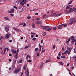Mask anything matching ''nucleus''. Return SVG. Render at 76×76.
<instances>
[{"mask_svg":"<svg viewBox=\"0 0 76 76\" xmlns=\"http://www.w3.org/2000/svg\"><path fill=\"white\" fill-rule=\"evenodd\" d=\"M40 26H42V27H43V26H43V25H42L41 24H40Z\"/></svg>","mask_w":76,"mask_h":76,"instance_id":"obj_58","label":"nucleus"},{"mask_svg":"<svg viewBox=\"0 0 76 76\" xmlns=\"http://www.w3.org/2000/svg\"><path fill=\"white\" fill-rule=\"evenodd\" d=\"M74 53H76V51H75V49H74Z\"/></svg>","mask_w":76,"mask_h":76,"instance_id":"obj_62","label":"nucleus"},{"mask_svg":"<svg viewBox=\"0 0 76 76\" xmlns=\"http://www.w3.org/2000/svg\"><path fill=\"white\" fill-rule=\"evenodd\" d=\"M69 8H70V7H69V5L66 7V9H69Z\"/></svg>","mask_w":76,"mask_h":76,"instance_id":"obj_30","label":"nucleus"},{"mask_svg":"<svg viewBox=\"0 0 76 76\" xmlns=\"http://www.w3.org/2000/svg\"><path fill=\"white\" fill-rule=\"evenodd\" d=\"M19 49H17V53H16V55H18V53H19Z\"/></svg>","mask_w":76,"mask_h":76,"instance_id":"obj_22","label":"nucleus"},{"mask_svg":"<svg viewBox=\"0 0 76 76\" xmlns=\"http://www.w3.org/2000/svg\"><path fill=\"white\" fill-rule=\"evenodd\" d=\"M38 50V48H36L35 49V51H37V50Z\"/></svg>","mask_w":76,"mask_h":76,"instance_id":"obj_52","label":"nucleus"},{"mask_svg":"<svg viewBox=\"0 0 76 76\" xmlns=\"http://www.w3.org/2000/svg\"><path fill=\"white\" fill-rule=\"evenodd\" d=\"M7 51H9V49L8 48H7Z\"/></svg>","mask_w":76,"mask_h":76,"instance_id":"obj_53","label":"nucleus"},{"mask_svg":"<svg viewBox=\"0 0 76 76\" xmlns=\"http://www.w3.org/2000/svg\"><path fill=\"white\" fill-rule=\"evenodd\" d=\"M48 62H50V60L48 59L46 60V63H48Z\"/></svg>","mask_w":76,"mask_h":76,"instance_id":"obj_26","label":"nucleus"},{"mask_svg":"<svg viewBox=\"0 0 76 76\" xmlns=\"http://www.w3.org/2000/svg\"><path fill=\"white\" fill-rule=\"evenodd\" d=\"M73 2V1L72 0L68 4H70L72 3Z\"/></svg>","mask_w":76,"mask_h":76,"instance_id":"obj_33","label":"nucleus"},{"mask_svg":"<svg viewBox=\"0 0 76 76\" xmlns=\"http://www.w3.org/2000/svg\"><path fill=\"white\" fill-rule=\"evenodd\" d=\"M40 42L41 44H42V42H43V40H41Z\"/></svg>","mask_w":76,"mask_h":76,"instance_id":"obj_43","label":"nucleus"},{"mask_svg":"<svg viewBox=\"0 0 76 76\" xmlns=\"http://www.w3.org/2000/svg\"><path fill=\"white\" fill-rule=\"evenodd\" d=\"M27 19H31V17L28 16L27 17Z\"/></svg>","mask_w":76,"mask_h":76,"instance_id":"obj_46","label":"nucleus"},{"mask_svg":"<svg viewBox=\"0 0 76 76\" xmlns=\"http://www.w3.org/2000/svg\"><path fill=\"white\" fill-rule=\"evenodd\" d=\"M73 5H68L69 6V7H72L73 6Z\"/></svg>","mask_w":76,"mask_h":76,"instance_id":"obj_36","label":"nucleus"},{"mask_svg":"<svg viewBox=\"0 0 76 76\" xmlns=\"http://www.w3.org/2000/svg\"><path fill=\"white\" fill-rule=\"evenodd\" d=\"M60 64H61V65H63V63L62 62L60 63Z\"/></svg>","mask_w":76,"mask_h":76,"instance_id":"obj_49","label":"nucleus"},{"mask_svg":"<svg viewBox=\"0 0 76 76\" xmlns=\"http://www.w3.org/2000/svg\"><path fill=\"white\" fill-rule=\"evenodd\" d=\"M50 26H43L42 28L44 29L47 30L48 28H49Z\"/></svg>","mask_w":76,"mask_h":76,"instance_id":"obj_3","label":"nucleus"},{"mask_svg":"<svg viewBox=\"0 0 76 76\" xmlns=\"http://www.w3.org/2000/svg\"><path fill=\"white\" fill-rule=\"evenodd\" d=\"M15 30L17 31V32H20L21 31V30L19 29V28H16L15 29Z\"/></svg>","mask_w":76,"mask_h":76,"instance_id":"obj_13","label":"nucleus"},{"mask_svg":"<svg viewBox=\"0 0 76 76\" xmlns=\"http://www.w3.org/2000/svg\"><path fill=\"white\" fill-rule=\"evenodd\" d=\"M42 66H43L42 64H41L40 66V67H42Z\"/></svg>","mask_w":76,"mask_h":76,"instance_id":"obj_61","label":"nucleus"},{"mask_svg":"<svg viewBox=\"0 0 76 76\" xmlns=\"http://www.w3.org/2000/svg\"><path fill=\"white\" fill-rule=\"evenodd\" d=\"M73 23V22L72 21V22H71V23H69V25H72V24Z\"/></svg>","mask_w":76,"mask_h":76,"instance_id":"obj_34","label":"nucleus"},{"mask_svg":"<svg viewBox=\"0 0 76 76\" xmlns=\"http://www.w3.org/2000/svg\"><path fill=\"white\" fill-rule=\"evenodd\" d=\"M37 39H36V38H34L33 39H32V40H34V41H35V40H36Z\"/></svg>","mask_w":76,"mask_h":76,"instance_id":"obj_39","label":"nucleus"},{"mask_svg":"<svg viewBox=\"0 0 76 76\" xmlns=\"http://www.w3.org/2000/svg\"><path fill=\"white\" fill-rule=\"evenodd\" d=\"M4 18L5 20H9V18L7 17H4Z\"/></svg>","mask_w":76,"mask_h":76,"instance_id":"obj_18","label":"nucleus"},{"mask_svg":"<svg viewBox=\"0 0 76 76\" xmlns=\"http://www.w3.org/2000/svg\"><path fill=\"white\" fill-rule=\"evenodd\" d=\"M28 61L29 63H30V62H31V60H28Z\"/></svg>","mask_w":76,"mask_h":76,"instance_id":"obj_57","label":"nucleus"},{"mask_svg":"<svg viewBox=\"0 0 76 76\" xmlns=\"http://www.w3.org/2000/svg\"><path fill=\"white\" fill-rule=\"evenodd\" d=\"M34 35H31V38H34Z\"/></svg>","mask_w":76,"mask_h":76,"instance_id":"obj_51","label":"nucleus"},{"mask_svg":"<svg viewBox=\"0 0 76 76\" xmlns=\"http://www.w3.org/2000/svg\"><path fill=\"white\" fill-rule=\"evenodd\" d=\"M36 24L37 25H40L41 24V22L40 21H37L36 22Z\"/></svg>","mask_w":76,"mask_h":76,"instance_id":"obj_7","label":"nucleus"},{"mask_svg":"<svg viewBox=\"0 0 76 76\" xmlns=\"http://www.w3.org/2000/svg\"><path fill=\"white\" fill-rule=\"evenodd\" d=\"M72 11H68L66 12V14H68L69 13H72Z\"/></svg>","mask_w":76,"mask_h":76,"instance_id":"obj_17","label":"nucleus"},{"mask_svg":"<svg viewBox=\"0 0 76 76\" xmlns=\"http://www.w3.org/2000/svg\"><path fill=\"white\" fill-rule=\"evenodd\" d=\"M27 0H24V3H26V1Z\"/></svg>","mask_w":76,"mask_h":76,"instance_id":"obj_56","label":"nucleus"},{"mask_svg":"<svg viewBox=\"0 0 76 76\" xmlns=\"http://www.w3.org/2000/svg\"><path fill=\"white\" fill-rule=\"evenodd\" d=\"M67 49H68V50L69 51H70V52H71L72 51V48H69V47H68Z\"/></svg>","mask_w":76,"mask_h":76,"instance_id":"obj_16","label":"nucleus"},{"mask_svg":"<svg viewBox=\"0 0 76 76\" xmlns=\"http://www.w3.org/2000/svg\"><path fill=\"white\" fill-rule=\"evenodd\" d=\"M64 53H65L66 54H67L69 55L70 53V51H69L68 50H66L64 51Z\"/></svg>","mask_w":76,"mask_h":76,"instance_id":"obj_8","label":"nucleus"},{"mask_svg":"<svg viewBox=\"0 0 76 76\" xmlns=\"http://www.w3.org/2000/svg\"><path fill=\"white\" fill-rule=\"evenodd\" d=\"M12 52L13 53V54H16V53H17V51H16V50H15L13 49H12L11 50Z\"/></svg>","mask_w":76,"mask_h":76,"instance_id":"obj_6","label":"nucleus"},{"mask_svg":"<svg viewBox=\"0 0 76 76\" xmlns=\"http://www.w3.org/2000/svg\"><path fill=\"white\" fill-rule=\"evenodd\" d=\"M47 34V33L46 32H44L43 34V36H45Z\"/></svg>","mask_w":76,"mask_h":76,"instance_id":"obj_27","label":"nucleus"},{"mask_svg":"<svg viewBox=\"0 0 76 76\" xmlns=\"http://www.w3.org/2000/svg\"><path fill=\"white\" fill-rule=\"evenodd\" d=\"M20 5H24V4H26V3H25V2H24V3L21 2H20Z\"/></svg>","mask_w":76,"mask_h":76,"instance_id":"obj_15","label":"nucleus"},{"mask_svg":"<svg viewBox=\"0 0 76 76\" xmlns=\"http://www.w3.org/2000/svg\"><path fill=\"white\" fill-rule=\"evenodd\" d=\"M20 68H17L15 70L14 72V73H18L19 72H20Z\"/></svg>","mask_w":76,"mask_h":76,"instance_id":"obj_1","label":"nucleus"},{"mask_svg":"<svg viewBox=\"0 0 76 76\" xmlns=\"http://www.w3.org/2000/svg\"><path fill=\"white\" fill-rule=\"evenodd\" d=\"M53 48L54 49H55V48H56V45H53Z\"/></svg>","mask_w":76,"mask_h":76,"instance_id":"obj_38","label":"nucleus"},{"mask_svg":"<svg viewBox=\"0 0 76 76\" xmlns=\"http://www.w3.org/2000/svg\"><path fill=\"white\" fill-rule=\"evenodd\" d=\"M6 50H4V53H3L4 54H5V53H6Z\"/></svg>","mask_w":76,"mask_h":76,"instance_id":"obj_47","label":"nucleus"},{"mask_svg":"<svg viewBox=\"0 0 76 76\" xmlns=\"http://www.w3.org/2000/svg\"><path fill=\"white\" fill-rule=\"evenodd\" d=\"M57 58L58 59V60H60V57H58V56H57Z\"/></svg>","mask_w":76,"mask_h":76,"instance_id":"obj_50","label":"nucleus"},{"mask_svg":"<svg viewBox=\"0 0 76 76\" xmlns=\"http://www.w3.org/2000/svg\"><path fill=\"white\" fill-rule=\"evenodd\" d=\"M3 36H1L0 38V39H3Z\"/></svg>","mask_w":76,"mask_h":76,"instance_id":"obj_44","label":"nucleus"},{"mask_svg":"<svg viewBox=\"0 0 76 76\" xmlns=\"http://www.w3.org/2000/svg\"><path fill=\"white\" fill-rule=\"evenodd\" d=\"M71 40H72V42H75L76 41V39H75V37L74 36H72L71 38Z\"/></svg>","mask_w":76,"mask_h":76,"instance_id":"obj_2","label":"nucleus"},{"mask_svg":"<svg viewBox=\"0 0 76 76\" xmlns=\"http://www.w3.org/2000/svg\"><path fill=\"white\" fill-rule=\"evenodd\" d=\"M69 10L70 11H71V10H73V8H69Z\"/></svg>","mask_w":76,"mask_h":76,"instance_id":"obj_41","label":"nucleus"},{"mask_svg":"<svg viewBox=\"0 0 76 76\" xmlns=\"http://www.w3.org/2000/svg\"><path fill=\"white\" fill-rule=\"evenodd\" d=\"M32 26L33 28H35V26L34 23H32Z\"/></svg>","mask_w":76,"mask_h":76,"instance_id":"obj_14","label":"nucleus"},{"mask_svg":"<svg viewBox=\"0 0 76 76\" xmlns=\"http://www.w3.org/2000/svg\"><path fill=\"white\" fill-rule=\"evenodd\" d=\"M23 69L24 70H26V66L25 65L23 67Z\"/></svg>","mask_w":76,"mask_h":76,"instance_id":"obj_32","label":"nucleus"},{"mask_svg":"<svg viewBox=\"0 0 76 76\" xmlns=\"http://www.w3.org/2000/svg\"><path fill=\"white\" fill-rule=\"evenodd\" d=\"M15 59H17V58H18V55H16V54L15 55Z\"/></svg>","mask_w":76,"mask_h":76,"instance_id":"obj_29","label":"nucleus"},{"mask_svg":"<svg viewBox=\"0 0 76 76\" xmlns=\"http://www.w3.org/2000/svg\"><path fill=\"white\" fill-rule=\"evenodd\" d=\"M70 39L69 38L68 39V41L67 42V43H68V42H69V41H70Z\"/></svg>","mask_w":76,"mask_h":76,"instance_id":"obj_42","label":"nucleus"},{"mask_svg":"<svg viewBox=\"0 0 76 76\" xmlns=\"http://www.w3.org/2000/svg\"><path fill=\"white\" fill-rule=\"evenodd\" d=\"M62 15V14H60L56 15L55 16V17H58V16H61Z\"/></svg>","mask_w":76,"mask_h":76,"instance_id":"obj_19","label":"nucleus"},{"mask_svg":"<svg viewBox=\"0 0 76 76\" xmlns=\"http://www.w3.org/2000/svg\"><path fill=\"white\" fill-rule=\"evenodd\" d=\"M51 30V28H49V29H47V31L48 32H50V31Z\"/></svg>","mask_w":76,"mask_h":76,"instance_id":"obj_28","label":"nucleus"},{"mask_svg":"<svg viewBox=\"0 0 76 76\" xmlns=\"http://www.w3.org/2000/svg\"><path fill=\"white\" fill-rule=\"evenodd\" d=\"M5 30L6 32H7L9 31V26H7L5 27Z\"/></svg>","mask_w":76,"mask_h":76,"instance_id":"obj_4","label":"nucleus"},{"mask_svg":"<svg viewBox=\"0 0 76 76\" xmlns=\"http://www.w3.org/2000/svg\"><path fill=\"white\" fill-rule=\"evenodd\" d=\"M22 61H23V60H22V59H21L20 61H19V63H22Z\"/></svg>","mask_w":76,"mask_h":76,"instance_id":"obj_23","label":"nucleus"},{"mask_svg":"<svg viewBox=\"0 0 76 76\" xmlns=\"http://www.w3.org/2000/svg\"><path fill=\"white\" fill-rule=\"evenodd\" d=\"M62 26H62V24H61L58 26L57 27L58 28V29H62Z\"/></svg>","mask_w":76,"mask_h":76,"instance_id":"obj_5","label":"nucleus"},{"mask_svg":"<svg viewBox=\"0 0 76 76\" xmlns=\"http://www.w3.org/2000/svg\"><path fill=\"white\" fill-rule=\"evenodd\" d=\"M23 75V72H22L20 76H22Z\"/></svg>","mask_w":76,"mask_h":76,"instance_id":"obj_54","label":"nucleus"},{"mask_svg":"<svg viewBox=\"0 0 76 76\" xmlns=\"http://www.w3.org/2000/svg\"><path fill=\"white\" fill-rule=\"evenodd\" d=\"M14 8H15V9H18V8L17 7H16L15 6H13Z\"/></svg>","mask_w":76,"mask_h":76,"instance_id":"obj_35","label":"nucleus"},{"mask_svg":"<svg viewBox=\"0 0 76 76\" xmlns=\"http://www.w3.org/2000/svg\"><path fill=\"white\" fill-rule=\"evenodd\" d=\"M9 61L10 62L12 61V59H9Z\"/></svg>","mask_w":76,"mask_h":76,"instance_id":"obj_55","label":"nucleus"},{"mask_svg":"<svg viewBox=\"0 0 76 76\" xmlns=\"http://www.w3.org/2000/svg\"><path fill=\"white\" fill-rule=\"evenodd\" d=\"M26 76H29V71L28 70H27L26 72Z\"/></svg>","mask_w":76,"mask_h":76,"instance_id":"obj_10","label":"nucleus"},{"mask_svg":"<svg viewBox=\"0 0 76 76\" xmlns=\"http://www.w3.org/2000/svg\"><path fill=\"white\" fill-rule=\"evenodd\" d=\"M31 34L32 35H35V33H32L31 32Z\"/></svg>","mask_w":76,"mask_h":76,"instance_id":"obj_40","label":"nucleus"},{"mask_svg":"<svg viewBox=\"0 0 76 76\" xmlns=\"http://www.w3.org/2000/svg\"><path fill=\"white\" fill-rule=\"evenodd\" d=\"M58 56H61V54H60V52H59L58 54Z\"/></svg>","mask_w":76,"mask_h":76,"instance_id":"obj_59","label":"nucleus"},{"mask_svg":"<svg viewBox=\"0 0 76 76\" xmlns=\"http://www.w3.org/2000/svg\"><path fill=\"white\" fill-rule=\"evenodd\" d=\"M15 11V10L14 9H12L10 11L8 12V13H13Z\"/></svg>","mask_w":76,"mask_h":76,"instance_id":"obj_9","label":"nucleus"},{"mask_svg":"<svg viewBox=\"0 0 76 76\" xmlns=\"http://www.w3.org/2000/svg\"><path fill=\"white\" fill-rule=\"evenodd\" d=\"M29 47V45H28L27 46H26V47H25L24 48V49H26V48H28V47Z\"/></svg>","mask_w":76,"mask_h":76,"instance_id":"obj_31","label":"nucleus"},{"mask_svg":"<svg viewBox=\"0 0 76 76\" xmlns=\"http://www.w3.org/2000/svg\"><path fill=\"white\" fill-rule=\"evenodd\" d=\"M29 56V55H28L27 56H26V59H28V57Z\"/></svg>","mask_w":76,"mask_h":76,"instance_id":"obj_45","label":"nucleus"},{"mask_svg":"<svg viewBox=\"0 0 76 76\" xmlns=\"http://www.w3.org/2000/svg\"><path fill=\"white\" fill-rule=\"evenodd\" d=\"M53 30H56V27H54L53 28Z\"/></svg>","mask_w":76,"mask_h":76,"instance_id":"obj_48","label":"nucleus"},{"mask_svg":"<svg viewBox=\"0 0 76 76\" xmlns=\"http://www.w3.org/2000/svg\"><path fill=\"white\" fill-rule=\"evenodd\" d=\"M42 52H44L45 51V49L42 48Z\"/></svg>","mask_w":76,"mask_h":76,"instance_id":"obj_24","label":"nucleus"},{"mask_svg":"<svg viewBox=\"0 0 76 76\" xmlns=\"http://www.w3.org/2000/svg\"><path fill=\"white\" fill-rule=\"evenodd\" d=\"M6 37L7 39H8L10 37V34H6Z\"/></svg>","mask_w":76,"mask_h":76,"instance_id":"obj_12","label":"nucleus"},{"mask_svg":"<svg viewBox=\"0 0 76 76\" xmlns=\"http://www.w3.org/2000/svg\"><path fill=\"white\" fill-rule=\"evenodd\" d=\"M73 11H74V12H76L75 13H76V8L75 7H73V10H71L72 12H73Z\"/></svg>","mask_w":76,"mask_h":76,"instance_id":"obj_11","label":"nucleus"},{"mask_svg":"<svg viewBox=\"0 0 76 76\" xmlns=\"http://www.w3.org/2000/svg\"><path fill=\"white\" fill-rule=\"evenodd\" d=\"M61 58H66V56H61Z\"/></svg>","mask_w":76,"mask_h":76,"instance_id":"obj_25","label":"nucleus"},{"mask_svg":"<svg viewBox=\"0 0 76 76\" xmlns=\"http://www.w3.org/2000/svg\"><path fill=\"white\" fill-rule=\"evenodd\" d=\"M39 47H41V45L40 43H39Z\"/></svg>","mask_w":76,"mask_h":76,"instance_id":"obj_64","label":"nucleus"},{"mask_svg":"<svg viewBox=\"0 0 76 76\" xmlns=\"http://www.w3.org/2000/svg\"><path fill=\"white\" fill-rule=\"evenodd\" d=\"M61 25L62 26H64V27H66V26H67V25L66 24H64Z\"/></svg>","mask_w":76,"mask_h":76,"instance_id":"obj_20","label":"nucleus"},{"mask_svg":"<svg viewBox=\"0 0 76 76\" xmlns=\"http://www.w3.org/2000/svg\"><path fill=\"white\" fill-rule=\"evenodd\" d=\"M37 20H39V18H36Z\"/></svg>","mask_w":76,"mask_h":76,"instance_id":"obj_63","label":"nucleus"},{"mask_svg":"<svg viewBox=\"0 0 76 76\" xmlns=\"http://www.w3.org/2000/svg\"><path fill=\"white\" fill-rule=\"evenodd\" d=\"M0 54H1L3 53V50H0Z\"/></svg>","mask_w":76,"mask_h":76,"instance_id":"obj_21","label":"nucleus"},{"mask_svg":"<svg viewBox=\"0 0 76 76\" xmlns=\"http://www.w3.org/2000/svg\"><path fill=\"white\" fill-rule=\"evenodd\" d=\"M2 48H3V47H0V50H3L2 49Z\"/></svg>","mask_w":76,"mask_h":76,"instance_id":"obj_37","label":"nucleus"},{"mask_svg":"<svg viewBox=\"0 0 76 76\" xmlns=\"http://www.w3.org/2000/svg\"><path fill=\"white\" fill-rule=\"evenodd\" d=\"M26 26V24L24 23L23 25V26Z\"/></svg>","mask_w":76,"mask_h":76,"instance_id":"obj_60","label":"nucleus"}]
</instances>
